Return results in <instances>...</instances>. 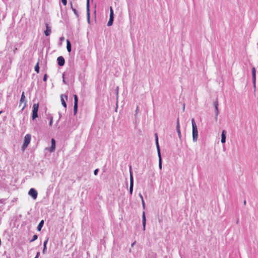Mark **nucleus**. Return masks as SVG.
Segmentation results:
<instances>
[{
	"instance_id": "obj_1",
	"label": "nucleus",
	"mask_w": 258,
	"mask_h": 258,
	"mask_svg": "<svg viewBox=\"0 0 258 258\" xmlns=\"http://www.w3.org/2000/svg\"><path fill=\"white\" fill-rule=\"evenodd\" d=\"M192 124V141L194 142L197 141L198 137V131L197 124L196 123L194 118L191 119Z\"/></svg>"
},
{
	"instance_id": "obj_2",
	"label": "nucleus",
	"mask_w": 258,
	"mask_h": 258,
	"mask_svg": "<svg viewBox=\"0 0 258 258\" xmlns=\"http://www.w3.org/2000/svg\"><path fill=\"white\" fill-rule=\"evenodd\" d=\"M31 136L30 134H27L24 137V143L22 147V150L23 151L26 149L31 141Z\"/></svg>"
},
{
	"instance_id": "obj_3",
	"label": "nucleus",
	"mask_w": 258,
	"mask_h": 258,
	"mask_svg": "<svg viewBox=\"0 0 258 258\" xmlns=\"http://www.w3.org/2000/svg\"><path fill=\"white\" fill-rule=\"evenodd\" d=\"M39 108V103H34L33 105L32 119L35 120L38 117V111Z\"/></svg>"
},
{
	"instance_id": "obj_4",
	"label": "nucleus",
	"mask_w": 258,
	"mask_h": 258,
	"mask_svg": "<svg viewBox=\"0 0 258 258\" xmlns=\"http://www.w3.org/2000/svg\"><path fill=\"white\" fill-rule=\"evenodd\" d=\"M114 21V14L112 8L111 7H110V15H109V19L107 23V25L108 26H111Z\"/></svg>"
},
{
	"instance_id": "obj_5",
	"label": "nucleus",
	"mask_w": 258,
	"mask_h": 258,
	"mask_svg": "<svg viewBox=\"0 0 258 258\" xmlns=\"http://www.w3.org/2000/svg\"><path fill=\"white\" fill-rule=\"evenodd\" d=\"M74 114L76 115L77 113L78 107V98L77 95H74Z\"/></svg>"
},
{
	"instance_id": "obj_6",
	"label": "nucleus",
	"mask_w": 258,
	"mask_h": 258,
	"mask_svg": "<svg viewBox=\"0 0 258 258\" xmlns=\"http://www.w3.org/2000/svg\"><path fill=\"white\" fill-rule=\"evenodd\" d=\"M218 105H219L218 101V99L217 98L216 100L214 102V106L215 107V118L216 121H217L218 119V116L219 113V111L218 109Z\"/></svg>"
},
{
	"instance_id": "obj_7",
	"label": "nucleus",
	"mask_w": 258,
	"mask_h": 258,
	"mask_svg": "<svg viewBox=\"0 0 258 258\" xmlns=\"http://www.w3.org/2000/svg\"><path fill=\"white\" fill-rule=\"evenodd\" d=\"M252 73V83L253 85V88L255 89L256 88V70L254 67H253L251 69Z\"/></svg>"
},
{
	"instance_id": "obj_8",
	"label": "nucleus",
	"mask_w": 258,
	"mask_h": 258,
	"mask_svg": "<svg viewBox=\"0 0 258 258\" xmlns=\"http://www.w3.org/2000/svg\"><path fill=\"white\" fill-rule=\"evenodd\" d=\"M87 22L89 24L90 23V4H89V0H87Z\"/></svg>"
},
{
	"instance_id": "obj_9",
	"label": "nucleus",
	"mask_w": 258,
	"mask_h": 258,
	"mask_svg": "<svg viewBox=\"0 0 258 258\" xmlns=\"http://www.w3.org/2000/svg\"><path fill=\"white\" fill-rule=\"evenodd\" d=\"M58 65L60 67H62L65 63V60L63 56H58L57 58Z\"/></svg>"
},
{
	"instance_id": "obj_10",
	"label": "nucleus",
	"mask_w": 258,
	"mask_h": 258,
	"mask_svg": "<svg viewBox=\"0 0 258 258\" xmlns=\"http://www.w3.org/2000/svg\"><path fill=\"white\" fill-rule=\"evenodd\" d=\"M176 131L178 134V136L179 138V139L181 140V132L180 130V124H179V118H178L177 119V122H176Z\"/></svg>"
},
{
	"instance_id": "obj_11",
	"label": "nucleus",
	"mask_w": 258,
	"mask_h": 258,
	"mask_svg": "<svg viewBox=\"0 0 258 258\" xmlns=\"http://www.w3.org/2000/svg\"><path fill=\"white\" fill-rule=\"evenodd\" d=\"M63 97H64L66 98V100H68V95H67L61 94V96H60L61 104H62V106L65 108H66L67 107V103L66 102V101L64 100V99L63 98Z\"/></svg>"
},
{
	"instance_id": "obj_12",
	"label": "nucleus",
	"mask_w": 258,
	"mask_h": 258,
	"mask_svg": "<svg viewBox=\"0 0 258 258\" xmlns=\"http://www.w3.org/2000/svg\"><path fill=\"white\" fill-rule=\"evenodd\" d=\"M45 26H46V30L44 31V34L46 36H48L50 35V34L51 32V27L49 26V25L47 23L45 24Z\"/></svg>"
},
{
	"instance_id": "obj_13",
	"label": "nucleus",
	"mask_w": 258,
	"mask_h": 258,
	"mask_svg": "<svg viewBox=\"0 0 258 258\" xmlns=\"http://www.w3.org/2000/svg\"><path fill=\"white\" fill-rule=\"evenodd\" d=\"M51 146L50 148L49 151L52 152L55 150V141L54 139H52L51 140Z\"/></svg>"
},
{
	"instance_id": "obj_14",
	"label": "nucleus",
	"mask_w": 258,
	"mask_h": 258,
	"mask_svg": "<svg viewBox=\"0 0 258 258\" xmlns=\"http://www.w3.org/2000/svg\"><path fill=\"white\" fill-rule=\"evenodd\" d=\"M226 132L225 130H223L221 134V143L224 144L226 142Z\"/></svg>"
},
{
	"instance_id": "obj_15",
	"label": "nucleus",
	"mask_w": 258,
	"mask_h": 258,
	"mask_svg": "<svg viewBox=\"0 0 258 258\" xmlns=\"http://www.w3.org/2000/svg\"><path fill=\"white\" fill-rule=\"evenodd\" d=\"M142 224L143 226V230H145L146 228V216L145 213L143 212V216H142Z\"/></svg>"
},
{
	"instance_id": "obj_16",
	"label": "nucleus",
	"mask_w": 258,
	"mask_h": 258,
	"mask_svg": "<svg viewBox=\"0 0 258 258\" xmlns=\"http://www.w3.org/2000/svg\"><path fill=\"white\" fill-rule=\"evenodd\" d=\"M67 49L69 52H71L72 50L71 43L69 39L67 40Z\"/></svg>"
},
{
	"instance_id": "obj_17",
	"label": "nucleus",
	"mask_w": 258,
	"mask_h": 258,
	"mask_svg": "<svg viewBox=\"0 0 258 258\" xmlns=\"http://www.w3.org/2000/svg\"><path fill=\"white\" fill-rule=\"evenodd\" d=\"M44 220H42L39 223V224L38 225L37 227V230L38 231H40L43 225H44Z\"/></svg>"
},
{
	"instance_id": "obj_18",
	"label": "nucleus",
	"mask_w": 258,
	"mask_h": 258,
	"mask_svg": "<svg viewBox=\"0 0 258 258\" xmlns=\"http://www.w3.org/2000/svg\"><path fill=\"white\" fill-rule=\"evenodd\" d=\"M70 4H71V9H72V11L74 12V14H75V15L76 16V17H77V18H79V14L78 12L77 11V10L76 9H75V8H74L73 7V5H72V3H70Z\"/></svg>"
},
{
	"instance_id": "obj_19",
	"label": "nucleus",
	"mask_w": 258,
	"mask_h": 258,
	"mask_svg": "<svg viewBox=\"0 0 258 258\" xmlns=\"http://www.w3.org/2000/svg\"><path fill=\"white\" fill-rule=\"evenodd\" d=\"M25 99V94H24V92H23L22 93V95H21L20 100V105H19L20 106L24 101Z\"/></svg>"
},
{
	"instance_id": "obj_20",
	"label": "nucleus",
	"mask_w": 258,
	"mask_h": 258,
	"mask_svg": "<svg viewBox=\"0 0 258 258\" xmlns=\"http://www.w3.org/2000/svg\"><path fill=\"white\" fill-rule=\"evenodd\" d=\"M8 199V198H0V204L5 205Z\"/></svg>"
},
{
	"instance_id": "obj_21",
	"label": "nucleus",
	"mask_w": 258,
	"mask_h": 258,
	"mask_svg": "<svg viewBox=\"0 0 258 258\" xmlns=\"http://www.w3.org/2000/svg\"><path fill=\"white\" fill-rule=\"evenodd\" d=\"M39 69H40V68H39V61H38L35 66V68H34L35 71L37 73H39Z\"/></svg>"
},
{
	"instance_id": "obj_22",
	"label": "nucleus",
	"mask_w": 258,
	"mask_h": 258,
	"mask_svg": "<svg viewBox=\"0 0 258 258\" xmlns=\"http://www.w3.org/2000/svg\"><path fill=\"white\" fill-rule=\"evenodd\" d=\"M130 182H133V176L132 172V167L130 166Z\"/></svg>"
},
{
	"instance_id": "obj_23",
	"label": "nucleus",
	"mask_w": 258,
	"mask_h": 258,
	"mask_svg": "<svg viewBox=\"0 0 258 258\" xmlns=\"http://www.w3.org/2000/svg\"><path fill=\"white\" fill-rule=\"evenodd\" d=\"M159 168L160 170L162 169V158L161 157H159Z\"/></svg>"
},
{
	"instance_id": "obj_24",
	"label": "nucleus",
	"mask_w": 258,
	"mask_h": 258,
	"mask_svg": "<svg viewBox=\"0 0 258 258\" xmlns=\"http://www.w3.org/2000/svg\"><path fill=\"white\" fill-rule=\"evenodd\" d=\"M28 194H38L37 190L33 188H31L28 192Z\"/></svg>"
},
{
	"instance_id": "obj_25",
	"label": "nucleus",
	"mask_w": 258,
	"mask_h": 258,
	"mask_svg": "<svg viewBox=\"0 0 258 258\" xmlns=\"http://www.w3.org/2000/svg\"><path fill=\"white\" fill-rule=\"evenodd\" d=\"M118 87H117L115 89L116 92V103L118 102Z\"/></svg>"
},
{
	"instance_id": "obj_26",
	"label": "nucleus",
	"mask_w": 258,
	"mask_h": 258,
	"mask_svg": "<svg viewBox=\"0 0 258 258\" xmlns=\"http://www.w3.org/2000/svg\"><path fill=\"white\" fill-rule=\"evenodd\" d=\"M37 238H38L37 235H36V234L34 235L32 239L30 240V242H32L34 241L35 240H36L37 239Z\"/></svg>"
},
{
	"instance_id": "obj_27",
	"label": "nucleus",
	"mask_w": 258,
	"mask_h": 258,
	"mask_svg": "<svg viewBox=\"0 0 258 258\" xmlns=\"http://www.w3.org/2000/svg\"><path fill=\"white\" fill-rule=\"evenodd\" d=\"M133 190V182H130V194H132Z\"/></svg>"
},
{
	"instance_id": "obj_28",
	"label": "nucleus",
	"mask_w": 258,
	"mask_h": 258,
	"mask_svg": "<svg viewBox=\"0 0 258 258\" xmlns=\"http://www.w3.org/2000/svg\"><path fill=\"white\" fill-rule=\"evenodd\" d=\"M157 150V153L158 157H161L160 146L156 147Z\"/></svg>"
},
{
	"instance_id": "obj_29",
	"label": "nucleus",
	"mask_w": 258,
	"mask_h": 258,
	"mask_svg": "<svg viewBox=\"0 0 258 258\" xmlns=\"http://www.w3.org/2000/svg\"><path fill=\"white\" fill-rule=\"evenodd\" d=\"M141 200H142V205H143V208L144 209L145 208V202H144V201L143 200V196H142V195H139Z\"/></svg>"
},
{
	"instance_id": "obj_30",
	"label": "nucleus",
	"mask_w": 258,
	"mask_h": 258,
	"mask_svg": "<svg viewBox=\"0 0 258 258\" xmlns=\"http://www.w3.org/2000/svg\"><path fill=\"white\" fill-rule=\"evenodd\" d=\"M66 75V73H64L63 74H62V82L64 84H68V83L65 80V79H64V76Z\"/></svg>"
},
{
	"instance_id": "obj_31",
	"label": "nucleus",
	"mask_w": 258,
	"mask_h": 258,
	"mask_svg": "<svg viewBox=\"0 0 258 258\" xmlns=\"http://www.w3.org/2000/svg\"><path fill=\"white\" fill-rule=\"evenodd\" d=\"M48 239H49V238L47 237L46 240L44 241V243H43V246H46L47 245V243L48 242Z\"/></svg>"
},
{
	"instance_id": "obj_32",
	"label": "nucleus",
	"mask_w": 258,
	"mask_h": 258,
	"mask_svg": "<svg viewBox=\"0 0 258 258\" xmlns=\"http://www.w3.org/2000/svg\"><path fill=\"white\" fill-rule=\"evenodd\" d=\"M46 246H43V250H42V252L43 254H45L46 253Z\"/></svg>"
},
{
	"instance_id": "obj_33",
	"label": "nucleus",
	"mask_w": 258,
	"mask_h": 258,
	"mask_svg": "<svg viewBox=\"0 0 258 258\" xmlns=\"http://www.w3.org/2000/svg\"><path fill=\"white\" fill-rule=\"evenodd\" d=\"M47 79V74H45L43 76V81L45 82V81H46Z\"/></svg>"
},
{
	"instance_id": "obj_34",
	"label": "nucleus",
	"mask_w": 258,
	"mask_h": 258,
	"mask_svg": "<svg viewBox=\"0 0 258 258\" xmlns=\"http://www.w3.org/2000/svg\"><path fill=\"white\" fill-rule=\"evenodd\" d=\"M52 121H53V117H52V116H51L50 118L49 123V125H50V126L52 125Z\"/></svg>"
},
{
	"instance_id": "obj_35",
	"label": "nucleus",
	"mask_w": 258,
	"mask_h": 258,
	"mask_svg": "<svg viewBox=\"0 0 258 258\" xmlns=\"http://www.w3.org/2000/svg\"><path fill=\"white\" fill-rule=\"evenodd\" d=\"M61 2L64 6H66L67 4V0H61Z\"/></svg>"
},
{
	"instance_id": "obj_36",
	"label": "nucleus",
	"mask_w": 258,
	"mask_h": 258,
	"mask_svg": "<svg viewBox=\"0 0 258 258\" xmlns=\"http://www.w3.org/2000/svg\"><path fill=\"white\" fill-rule=\"evenodd\" d=\"M33 200H36L38 195H30Z\"/></svg>"
},
{
	"instance_id": "obj_37",
	"label": "nucleus",
	"mask_w": 258,
	"mask_h": 258,
	"mask_svg": "<svg viewBox=\"0 0 258 258\" xmlns=\"http://www.w3.org/2000/svg\"><path fill=\"white\" fill-rule=\"evenodd\" d=\"M98 171H99V169H96L94 171V175H97Z\"/></svg>"
},
{
	"instance_id": "obj_38",
	"label": "nucleus",
	"mask_w": 258,
	"mask_h": 258,
	"mask_svg": "<svg viewBox=\"0 0 258 258\" xmlns=\"http://www.w3.org/2000/svg\"><path fill=\"white\" fill-rule=\"evenodd\" d=\"M155 142H156V147L159 146V142H158V140L157 139V140H156Z\"/></svg>"
},
{
	"instance_id": "obj_39",
	"label": "nucleus",
	"mask_w": 258,
	"mask_h": 258,
	"mask_svg": "<svg viewBox=\"0 0 258 258\" xmlns=\"http://www.w3.org/2000/svg\"><path fill=\"white\" fill-rule=\"evenodd\" d=\"M39 255H40V252L38 251L36 253V255L35 257H36L37 258H38Z\"/></svg>"
},
{
	"instance_id": "obj_40",
	"label": "nucleus",
	"mask_w": 258,
	"mask_h": 258,
	"mask_svg": "<svg viewBox=\"0 0 258 258\" xmlns=\"http://www.w3.org/2000/svg\"><path fill=\"white\" fill-rule=\"evenodd\" d=\"M64 37H60V38H59V40H60V41H63V40H64Z\"/></svg>"
},
{
	"instance_id": "obj_41",
	"label": "nucleus",
	"mask_w": 258,
	"mask_h": 258,
	"mask_svg": "<svg viewBox=\"0 0 258 258\" xmlns=\"http://www.w3.org/2000/svg\"><path fill=\"white\" fill-rule=\"evenodd\" d=\"M155 140H157V139L158 140L157 133L155 134Z\"/></svg>"
},
{
	"instance_id": "obj_42",
	"label": "nucleus",
	"mask_w": 258,
	"mask_h": 258,
	"mask_svg": "<svg viewBox=\"0 0 258 258\" xmlns=\"http://www.w3.org/2000/svg\"><path fill=\"white\" fill-rule=\"evenodd\" d=\"M17 200V198H14L12 201V203H14L15 202H16Z\"/></svg>"
},
{
	"instance_id": "obj_43",
	"label": "nucleus",
	"mask_w": 258,
	"mask_h": 258,
	"mask_svg": "<svg viewBox=\"0 0 258 258\" xmlns=\"http://www.w3.org/2000/svg\"><path fill=\"white\" fill-rule=\"evenodd\" d=\"M26 106V101L25 102V104H24V106L23 107V108H22V110H23V109L25 108Z\"/></svg>"
},
{
	"instance_id": "obj_44",
	"label": "nucleus",
	"mask_w": 258,
	"mask_h": 258,
	"mask_svg": "<svg viewBox=\"0 0 258 258\" xmlns=\"http://www.w3.org/2000/svg\"><path fill=\"white\" fill-rule=\"evenodd\" d=\"M139 107L138 106H137L136 107V113H137V112L139 110Z\"/></svg>"
},
{
	"instance_id": "obj_45",
	"label": "nucleus",
	"mask_w": 258,
	"mask_h": 258,
	"mask_svg": "<svg viewBox=\"0 0 258 258\" xmlns=\"http://www.w3.org/2000/svg\"><path fill=\"white\" fill-rule=\"evenodd\" d=\"M135 243V242H134V243H133L132 244V246H133V245H134Z\"/></svg>"
},
{
	"instance_id": "obj_46",
	"label": "nucleus",
	"mask_w": 258,
	"mask_h": 258,
	"mask_svg": "<svg viewBox=\"0 0 258 258\" xmlns=\"http://www.w3.org/2000/svg\"><path fill=\"white\" fill-rule=\"evenodd\" d=\"M244 204L246 205V201L245 200L244 201Z\"/></svg>"
},
{
	"instance_id": "obj_47",
	"label": "nucleus",
	"mask_w": 258,
	"mask_h": 258,
	"mask_svg": "<svg viewBox=\"0 0 258 258\" xmlns=\"http://www.w3.org/2000/svg\"><path fill=\"white\" fill-rule=\"evenodd\" d=\"M59 118H60V117L61 116V115L60 113H59Z\"/></svg>"
},
{
	"instance_id": "obj_48",
	"label": "nucleus",
	"mask_w": 258,
	"mask_h": 258,
	"mask_svg": "<svg viewBox=\"0 0 258 258\" xmlns=\"http://www.w3.org/2000/svg\"><path fill=\"white\" fill-rule=\"evenodd\" d=\"M3 112V111H0V114Z\"/></svg>"
}]
</instances>
